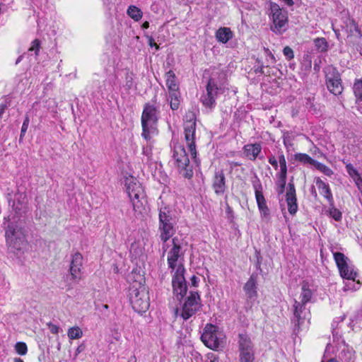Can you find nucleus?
<instances>
[{
    "label": "nucleus",
    "instance_id": "f257e3e1",
    "mask_svg": "<svg viewBox=\"0 0 362 362\" xmlns=\"http://www.w3.org/2000/svg\"><path fill=\"white\" fill-rule=\"evenodd\" d=\"M25 199L26 196L23 193L16 195L13 202V209L15 212H11L5 217L2 223L8 250L18 258L24 253L28 245L20 218L21 211L25 208Z\"/></svg>",
    "mask_w": 362,
    "mask_h": 362
},
{
    "label": "nucleus",
    "instance_id": "f03ea898",
    "mask_svg": "<svg viewBox=\"0 0 362 362\" xmlns=\"http://www.w3.org/2000/svg\"><path fill=\"white\" fill-rule=\"evenodd\" d=\"M174 242V247L170 251L168 257L169 267L173 270L176 269L172 277V287L173 296L170 300L169 306L175 318L179 316V310L181 307V264L177 263L180 257V246H177Z\"/></svg>",
    "mask_w": 362,
    "mask_h": 362
},
{
    "label": "nucleus",
    "instance_id": "7ed1b4c3",
    "mask_svg": "<svg viewBox=\"0 0 362 362\" xmlns=\"http://www.w3.org/2000/svg\"><path fill=\"white\" fill-rule=\"evenodd\" d=\"M124 185L135 212L142 214L146 211V199L143 187L132 176L125 177Z\"/></svg>",
    "mask_w": 362,
    "mask_h": 362
},
{
    "label": "nucleus",
    "instance_id": "20e7f679",
    "mask_svg": "<svg viewBox=\"0 0 362 362\" xmlns=\"http://www.w3.org/2000/svg\"><path fill=\"white\" fill-rule=\"evenodd\" d=\"M157 108L151 104H146L141 116L142 136L146 141L158 134L156 124L158 120Z\"/></svg>",
    "mask_w": 362,
    "mask_h": 362
},
{
    "label": "nucleus",
    "instance_id": "39448f33",
    "mask_svg": "<svg viewBox=\"0 0 362 362\" xmlns=\"http://www.w3.org/2000/svg\"><path fill=\"white\" fill-rule=\"evenodd\" d=\"M225 339V334L218 327L211 323H207L205 325L201 336L203 344L214 351H217L221 346H223Z\"/></svg>",
    "mask_w": 362,
    "mask_h": 362
},
{
    "label": "nucleus",
    "instance_id": "423d86ee",
    "mask_svg": "<svg viewBox=\"0 0 362 362\" xmlns=\"http://www.w3.org/2000/svg\"><path fill=\"white\" fill-rule=\"evenodd\" d=\"M129 301L137 313H145L149 308V297L145 286L141 284H133L129 288Z\"/></svg>",
    "mask_w": 362,
    "mask_h": 362
},
{
    "label": "nucleus",
    "instance_id": "0eeeda50",
    "mask_svg": "<svg viewBox=\"0 0 362 362\" xmlns=\"http://www.w3.org/2000/svg\"><path fill=\"white\" fill-rule=\"evenodd\" d=\"M269 18L272 21L271 30L276 34H282L287 30L288 13L274 2L269 4Z\"/></svg>",
    "mask_w": 362,
    "mask_h": 362
},
{
    "label": "nucleus",
    "instance_id": "6e6552de",
    "mask_svg": "<svg viewBox=\"0 0 362 362\" xmlns=\"http://www.w3.org/2000/svg\"><path fill=\"white\" fill-rule=\"evenodd\" d=\"M238 351L240 362H255L254 344L246 333L238 334Z\"/></svg>",
    "mask_w": 362,
    "mask_h": 362
},
{
    "label": "nucleus",
    "instance_id": "1a4fd4ad",
    "mask_svg": "<svg viewBox=\"0 0 362 362\" xmlns=\"http://www.w3.org/2000/svg\"><path fill=\"white\" fill-rule=\"evenodd\" d=\"M342 23L341 28L346 34L347 42L353 45L358 44L362 38V33L358 23L349 14L342 18Z\"/></svg>",
    "mask_w": 362,
    "mask_h": 362
},
{
    "label": "nucleus",
    "instance_id": "9d476101",
    "mask_svg": "<svg viewBox=\"0 0 362 362\" xmlns=\"http://www.w3.org/2000/svg\"><path fill=\"white\" fill-rule=\"evenodd\" d=\"M166 86L168 88L170 105L173 110H177L180 105L181 93L179 84L176 82L173 71H170L166 74Z\"/></svg>",
    "mask_w": 362,
    "mask_h": 362
},
{
    "label": "nucleus",
    "instance_id": "9b49d317",
    "mask_svg": "<svg viewBox=\"0 0 362 362\" xmlns=\"http://www.w3.org/2000/svg\"><path fill=\"white\" fill-rule=\"evenodd\" d=\"M160 238L164 242L171 238L174 233L173 221L170 211L166 207L161 208L159 213Z\"/></svg>",
    "mask_w": 362,
    "mask_h": 362
},
{
    "label": "nucleus",
    "instance_id": "f8f14e48",
    "mask_svg": "<svg viewBox=\"0 0 362 362\" xmlns=\"http://www.w3.org/2000/svg\"><path fill=\"white\" fill-rule=\"evenodd\" d=\"M195 132H196V117L192 114L187 124L185 127V139L187 143L188 151L192 158L197 157V149L195 144Z\"/></svg>",
    "mask_w": 362,
    "mask_h": 362
},
{
    "label": "nucleus",
    "instance_id": "ddd939ff",
    "mask_svg": "<svg viewBox=\"0 0 362 362\" xmlns=\"http://www.w3.org/2000/svg\"><path fill=\"white\" fill-rule=\"evenodd\" d=\"M201 308V298L197 291H192L182 305V319L187 320Z\"/></svg>",
    "mask_w": 362,
    "mask_h": 362
},
{
    "label": "nucleus",
    "instance_id": "4468645a",
    "mask_svg": "<svg viewBox=\"0 0 362 362\" xmlns=\"http://www.w3.org/2000/svg\"><path fill=\"white\" fill-rule=\"evenodd\" d=\"M218 88L216 83L210 78L206 86V93L201 96L202 105L208 108L212 109L216 105V98L218 95Z\"/></svg>",
    "mask_w": 362,
    "mask_h": 362
},
{
    "label": "nucleus",
    "instance_id": "2eb2a0df",
    "mask_svg": "<svg viewBox=\"0 0 362 362\" xmlns=\"http://www.w3.org/2000/svg\"><path fill=\"white\" fill-rule=\"evenodd\" d=\"M255 199L261 216L267 218L270 214V210L267 204L266 199L263 194V187L262 183L258 180L257 183L253 184Z\"/></svg>",
    "mask_w": 362,
    "mask_h": 362
},
{
    "label": "nucleus",
    "instance_id": "dca6fc26",
    "mask_svg": "<svg viewBox=\"0 0 362 362\" xmlns=\"http://www.w3.org/2000/svg\"><path fill=\"white\" fill-rule=\"evenodd\" d=\"M211 188L216 195H222L226 191V177L223 169H216L211 180Z\"/></svg>",
    "mask_w": 362,
    "mask_h": 362
},
{
    "label": "nucleus",
    "instance_id": "f3484780",
    "mask_svg": "<svg viewBox=\"0 0 362 362\" xmlns=\"http://www.w3.org/2000/svg\"><path fill=\"white\" fill-rule=\"evenodd\" d=\"M326 85L328 90L334 95H339L342 93L344 87L341 79L338 72L329 73L325 76Z\"/></svg>",
    "mask_w": 362,
    "mask_h": 362
},
{
    "label": "nucleus",
    "instance_id": "a211bd4d",
    "mask_svg": "<svg viewBox=\"0 0 362 362\" xmlns=\"http://www.w3.org/2000/svg\"><path fill=\"white\" fill-rule=\"evenodd\" d=\"M83 256L79 252H76L72 255L69 272L71 279L75 283H78L83 277L82 272Z\"/></svg>",
    "mask_w": 362,
    "mask_h": 362
},
{
    "label": "nucleus",
    "instance_id": "6ab92c4d",
    "mask_svg": "<svg viewBox=\"0 0 362 362\" xmlns=\"http://www.w3.org/2000/svg\"><path fill=\"white\" fill-rule=\"evenodd\" d=\"M286 201L289 214L294 216L298 211V206L296 187L293 182H290L288 185V189L286 194Z\"/></svg>",
    "mask_w": 362,
    "mask_h": 362
},
{
    "label": "nucleus",
    "instance_id": "aec40b11",
    "mask_svg": "<svg viewBox=\"0 0 362 362\" xmlns=\"http://www.w3.org/2000/svg\"><path fill=\"white\" fill-rule=\"evenodd\" d=\"M170 147L172 149V158L169 161V163L180 169V153H181V144L179 142L178 137H176L175 135L173 136L172 141L170 143Z\"/></svg>",
    "mask_w": 362,
    "mask_h": 362
},
{
    "label": "nucleus",
    "instance_id": "412c9836",
    "mask_svg": "<svg viewBox=\"0 0 362 362\" xmlns=\"http://www.w3.org/2000/svg\"><path fill=\"white\" fill-rule=\"evenodd\" d=\"M245 295L249 299L257 297V274H252L243 286Z\"/></svg>",
    "mask_w": 362,
    "mask_h": 362
},
{
    "label": "nucleus",
    "instance_id": "4be33fe9",
    "mask_svg": "<svg viewBox=\"0 0 362 362\" xmlns=\"http://www.w3.org/2000/svg\"><path fill=\"white\" fill-rule=\"evenodd\" d=\"M315 184L321 195H322L328 202L330 206H333L334 201L329 185L325 183L320 177L315 178Z\"/></svg>",
    "mask_w": 362,
    "mask_h": 362
},
{
    "label": "nucleus",
    "instance_id": "5701e85b",
    "mask_svg": "<svg viewBox=\"0 0 362 362\" xmlns=\"http://www.w3.org/2000/svg\"><path fill=\"white\" fill-rule=\"evenodd\" d=\"M243 153L250 160H255L262 151V146L259 143L248 144L243 148Z\"/></svg>",
    "mask_w": 362,
    "mask_h": 362
},
{
    "label": "nucleus",
    "instance_id": "b1692460",
    "mask_svg": "<svg viewBox=\"0 0 362 362\" xmlns=\"http://www.w3.org/2000/svg\"><path fill=\"white\" fill-rule=\"evenodd\" d=\"M305 304H303L296 300H294L293 315L296 320L295 326L298 328V329H300V327L303 324L305 319V315H303V313L305 310Z\"/></svg>",
    "mask_w": 362,
    "mask_h": 362
},
{
    "label": "nucleus",
    "instance_id": "393cba45",
    "mask_svg": "<svg viewBox=\"0 0 362 362\" xmlns=\"http://www.w3.org/2000/svg\"><path fill=\"white\" fill-rule=\"evenodd\" d=\"M218 42L226 44L233 37V33L230 28L223 27L218 28L215 33Z\"/></svg>",
    "mask_w": 362,
    "mask_h": 362
},
{
    "label": "nucleus",
    "instance_id": "a878e982",
    "mask_svg": "<svg viewBox=\"0 0 362 362\" xmlns=\"http://www.w3.org/2000/svg\"><path fill=\"white\" fill-rule=\"evenodd\" d=\"M313 296L312 290L310 288L309 283L307 281H303L301 283V292L300 295V303L307 304L310 302Z\"/></svg>",
    "mask_w": 362,
    "mask_h": 362
},
{
    "label": "nucleus",
    "instance_id": "bb28decb",
    "mask_svg": "<svg viewBox=\"0 0 362 362\" xmlns=\"http://www.w3.org/2000/svg\"><path fill=\"white\" fill-rule=\"evenodd\" d=\"M127 14L134 21H139L143 16L142 11L134 5H130L127 10Z\"/></svg>",
    "mask_w": 362,
    "mask_h": 362
},
{
    "label": "nucleus",
    "instance_id": "cd10ccee",
    "mask_svg": "<svg viewBox=\"0 0 362 362\" xmlns=\"http://www.w3.org/2000/svg\"><path fill=\"white\" fill-rule=\"evenodd\" d=\"M294 160L303 165H315L316 160L311 158L308 154L304 153H297L294 155Z\"/></svg>",
    "mask_w": 362,
    "mask_h": 362
},
{
    "label": "nucleus",
    "instance_id": "c85d7f7f",
    "mask_svg": "<svg viewBox=\"0 0 362 362\" xmlns=\"http://www.w3.org/2000/svg\"><path fill=\"white\" fill-rule=\"evenodd\" d=\"M339 271L343 279L354 281L357 276L356 272L350 267L348 264L346 265V267H344L343 269L340 268Z\"/></svg>",
    "mask_w": 362,
    "mask_h": 362
},
{
    "label": "nucleus",
    "instance_id": "c756f323",
    "mask_svg": "<svg viewBox=\"0 0 362 362\" xmlns=\"http://www.w3.org/2000/svg\"><path fill=\"white\" fill-rule=\"evenodd\" d=\"M67 336L69 339H78L83 337V331L78 326H74L68 329Z\"/></svg>",
    "mask_w": 362,
    "mask_h": 362
},
{
    "label": "nucleus",
    "instance_id": "7c9ffc66",
    "mask_svg": "<svg viewBox=\"0 0 362 362\" xmlns=\"http://www.w3.org/2000/svg\"><path fill=\"white\" fill-rule=\"evenodd\" d=\"M334 259L336 262V264L339 269L340 268L343 269V267H346V265L348 264V258L344 255V253L340 252H336L334 253Z\"/></svg>",
    "mask_w": 362,
    "mask_h": 362
},
{
    "label": "nucleus",
    "instance_id": "2f4dec72",
    "mask_svg": "<svg viewBox=\"0 0 362 362\" xmlns=\"http://www.w3.org/2000/svg\"><path fill=\"white\" fill-rule=\"evenodd\" d=\"M144 252V247L139 242H134L131 245L130 253L132 257L137 258L140 257Z\"/></svg>",
    "mask_w": 362,
    "mask_h": 362
},
{
    "label": "nucleus",
    "instance_id": "473e14b6",
    "mask_svg": "<svg viewBox=\"0 0 362 362\" xmlns=\"http://www.w3.org/2000/svg\"><path fill=\"white\" fill-rule=\"evenodd\" d=\"M314 167L328 177H331L334 174L333 170L329 167L319 161L316 160Z\"/></svg>",
    "mask_w": 362,
    "mask_h": 362
},
{
    "label": "nucleus",
    "instance_id": "72a5a7b5",
    "mask_svg": "<svg viewBox=\"0 0 362 362\" xmlns=\"http://www.w3.org/2000/svg\"><path fill=\"white\" fill-rule=\"evenodd\" d=\"M314 44L321 52H326L328 49V43L325 37H317L315 39Z\"/></svg>",
    "mask_w": 362,
    "mask_h": 362
},
{
    "label": "nucleus",
    "instance_id": "f704fd0d",
    "mask_svg": "<svg viewBox=\"0 0 362 362\" xmlns=\"http://www.w3.org/2000/svg\"><path fill=\"white\" fill-rule=\"evenodd\" d=\"M354 92L356 98L362 101V80H358L354 83Z\"/></svg>",
    "mask_w": 362,
    "mask_h": 362
},
{
    "label": "nucleus",
    "instance_id": "c9c22d12",
    "mask_svg": "<svg viewBox=\"0 0 362 362\" xmlns=\"http://www.w3.org/2000/svg\"><path fill=\"white\" fill-rule=\"evenodd\" d=\"M279 168H280V170L279 172H287L288 171V169H287V162H286V157L283 153V151H281L279 155Z\"/></svg>",
    "mask_w": 362,
    "mask_h": 362
},
{
    "label": "nucleus",
    "instance_id": "e433bc0d",
    "mask_svg": "<svg viewBox=\"0 0 362 362\" xmlns=\"http://www.w3.org/2000/svg\"><path fill=\"white\" fill-rule=\"evenodd\" d=\"M15 350L19 355H25L28 352V347L24 342H17L15 344Z\"/></svg>",
    "mask_w": 362,
    "mask_h": 362
},
{
    "label": "nucleus",
    "instance_id": "4c0bfd02",
    "mask_svg": "<svg viewBox=\"0 0 362 362\" xmlns=\"http://www.w3.org/2000/svg\"><path fill=\"white\" fill-rule=\"evenodd\" d=\"M302 65L305 70H309L312 66V57L310 53L305 54L303 55Z\"/></svg>",
    "mask_w": 362,
    "mask_h": 362
},
{
    "label": "nucleus",
    "instance_id": "58836bf2",
    "mask_svg": "<svg viewBox=\"0 0 362 362\" xmlns=\"http://www.w3.org/2000/svg\"><path fill=\"white\" fill-rule=\"evenodd\" d=\"M332 207L329 209V215L332 218H333L335 221H339L342 218L341 212L337 208L331 206Z\"/></svg>",
    "mask_w": 362,
    "mask_h": 362
},
{
    "label": "nucleus",
    "instance_id": "ea45409f",
    "mask_svg": "<svg viewBox=\"0 0 362 362\" xmlns=\"http://www.w3.org/2000/svg\"><path fill=\"white\" fill-rule=\"evenodd\" d=\"M346 170L349 175L354 179L355 177H358L360 174L358 171L354 167V165L351 163H347L346 165Z\"/></svg>",
    "mask_w": 362,
    "mask_h": 362
},
{
    "label": "nucleus",
    "instance_id": "a19ab883",
    "mask_svg": "<svg viewBox=\"0 0 362 362\" xmlns=\"http://www.w3.org/2000/svg\"><path fill=\"white\" fill-rule=\"evenodd\" d=\"M277 182L276 185H286L287 180V172H278L276 173Z\"/></svg>",
    "mask_w": 362,
    "mask_h": 362
},
{
    "label": "nucleus",
    "instance_id": "79ce46f5",
    "mask_svg": "<svg viewBox=\"0 0 362 362\" xmlns=\"http://www.w3.org/2000/svg\"><path fill=\"white\" fill-rule=\"evenodd\" d=\"M29 123H30L29 117L25 116L24 121L23 122V124H22L21 130V134H20V139H19L20 141L23 139V136H25V134L28 130Z\"/></svg>",
    "mask_w": 362,
    "mask_h": 362
},
{
    "label": "nucleus",
    "instance_id": "37998d69",
    "mask_svg": "<svg viewBox=\"0 0 362 362\" xmlns=\"http://www.w3.org/2000/svg\"><path fill=\"white\" fill-rule=\"evenodd\" d=\"M283 53L288 60H291L294 58L293 50L289 46H286L284 48Z\"/></svg>",
    "mask_w": 362,
    "mask_h": 362
},
{
    "label": "nucleus",
    "instance_id": "c03bdc74",
    "mask_svg": "<svg viewBox=\"0 0 362 362\" xmlns=\"http://www.w3.org/2000/svg\"><path fill=\"white\" fill-rule=\"evenodd\" d=\"M47 326L52 334H57L59 332L60 327L51 322L47 324Z\"/></svg>",
    "mask_w": 362,
    "mask_h": 362
},
{
    "label": "nucleus",
    "instance_id": "a18cd8bd",
    "mask_svg": "<svg viewBox=\"0 0 362 362\" xmlns=\"http://www.w3.org/2000/svg\"><path fill=\"white\" fill-rule=\"evenodd\" d=\"M268 162L272 165V167L275 170L278 169V167H279L278 160H276V158H275L274 156L272 155L271 156H269L268 158Z\"/></svg>",
    "mask_w": 362,
    "mask_h": 362
},
{
    "label": "nucleus",
    "instance_id": "49530a36",
    "mask_svg": "<svg viewBox=\"0 0 362 362\" xmlns=\"http://www.w3.org/2000/svg\"><path fill=\"white\" fill-rule=\"evenodd\" d=\"M40 48V42L38 40H35L33 41L32 45L29 50L30 51H35V54H37V52L39 51Z\"/></svg>",
    "mask_w": 362,
    "mask_h": 362
},
{
    "label": "nucleus",
    "instance_id": "de8ad7c7",
    "mask_svg": "<svg viewBox=\"0 0 362 362\" xmlns=\"http://www.w3.org/2000/svg\"><path fill=\"white\" fill-rule=\"evenodd\" d=\"M147 142H148V144L143 148V153L148 156L151 153V139L147 141Z\"/></svg>",
    "mask_w": 362,
    "mask_h": 362
},
{
    "label": "nucleus",
    "instance_id": "09e8293b",
    "mask_svg": "<svg viewBox=\"0 0 362 362\" xmlns=\"http://www.w3.org/2000/svg\"><path fill=\"white\" fill-rule=\"evenodd\" d=\"M354 180V182L356 185L357 186L358 189L360 190L362 189V177L361 175H359L358 177L353 179Z\"/></svg>",
    "mask_w": 362,
    "mask_h": 362
},
{
    "label": "nucleus",
    "instance_id": "8fccbe9b",
    "mask_svg": "<svg viewBox=\"0 0 362 362\" xmlns=\"http://www.w3.org/2000/svg\"><path fill=\"white\" fill-rule=\"evenodd\" d=\"M190 282H191V285L193 287L197 288V287H198L199 279L197 276H196L195 275H193L190 278Z\"/></svg>",
    "mask_w": 362,
    "mask_h": 362
},
{
    "label": "nucleus",
    "instance_id": "3c124183",
    "mask_svg": "<svg viewBox=\"0 0 362 362\" xmlns=\"http://www.w3.org/2000/svg\"><path fill=\"white\" fill-rule=\"evenodd\" d=\"M207 356L210 359V362H220L218 357L214 354H209Z\"/></svg>",
    "mask_w": 362,
    "mask_h": 362
},
{
    "label": "nucleus",
    "instance_id": "603ef678",
    "mask_svg": "<svg viewBox=\"0 0 362 362\" xmlns=\"http://www.w3.org/2000/svg\"><path fill=\"white\" fill-rule=\"evenodd\" d=\"M85 349V346L83 344L79 345L76 349L75 353V357H76L80 353H81Z\"/></svg>",
    "mask_w": 362,
    "mask_h": 362
},
{
    "label": "nucleus",
    "instance_id": "864d4df0",
    "mask_svg": "<svg viewBox=\"0 0 362 362\" xmlns=\"http://www.w3.org/2000/svg\"><path fill=\"white\" fill-rule=\"evenodd\" d=\"M276 191L279 194H282L285 191L286 185H276Z\"/></svg>",
    "mask_w": 362,
    "mask_h": 362
},
{
    "label": "nucleus",
    "instance_id": "5fc2aeb1",
    "mask_svg": "<svg viewBox=\"0 0 362 362\" xmlns=\"http://www.w3.org/2000/svg\"><path fill=\"white\" fill-rule=\"evenodd\" d=\"M286 5L288 6H293L294 5V1L293 0H282Z\"/></svg>",
    "mask_w": 362,
    "mask_h": 362
},
{
    "label": "nucleus",
    "instance_id": "6e6d98bb",
    "mask_svg": "<svg viewBox=\"0 0 362 362\" xmlns=\"http://www.w3.org/2000/svg\"><path fill=\"white\" fill-rule=\"evenodd\" d=\"M149 45L151 47H156V49H159V47L157 45V44L156 42H153V40L152 38H150V40H149Z\"/></svg>",
    "mask_w": 362,
    "mask_h": 362
},
{
    "label": "nucleus",
    "instance_id": "4d7b16f0",
    "mask_svg": "<svg viewBox=\"0 0 362 362\" xmlns=\"http://www.w3.org/2000/svg\"><path fill=\"white\" fill-rule=\"evenodd\" d=\"M192 175H193V172L192 170H190L189 171L187 170V172L185 175V177L189 179L192 177Z\"/></svg>",
    "mask_w": 362,
    "mask_h": 362
},
{
    "label": "nucleus",
    "instance_id": "13d9d810",
    "mask_svg": "<svg viewBox=\"0 0 362 362\" xmlns=\"http://www.w3.org/2000/svg\"><path fill=\"white\" fill-rule=\"evenodd\" d=\"M333 30L336 35L337 40H340L341 35H340L339 30L338 29H334V28H333Z\"/></svg>",
    "mask_w": 362,
    "mask_h": 362
},
{
    "label": "nucleus",
    "instance_id": "bf43d9fd",
    "mask_svg": "<svg viewBox=\"0 0 362 362\" xmlns=\"http://www.w3.org/2000/svg\"><path fill=\"white\" fill-rule=\"evenodd\" d=\"M149 27V23L148 21H146L143 23L142 28L144 29H147Z\"/></svg>",
    "mask_w": 362,
    "mask_h": 362
},
{
    "label": "nucleus",
    "instance_id": "052dcab7",
    "mask_svg": "<svg viewBox=\"0 0 362 362\" xmlns=\"http://www.w3.org/2000/svg\"><path fill=\"white\" fill-rule=\"evenodd\" d=\"M4 112V107H0V119L2 117V115H3Z\"/></svg>",
    "mask_w": 362,
    "mask_h": 362
},
{
    "label": "nucleus",
    "instance_id": "680f3d73",
    "mask_svg": "<svg viewBox=\"0 0 362 362\" xmlns=\"http://www.w3.org/2000/svg\"><path fill=\"white\" fill-rule=\"evenodd\" d=\"M13 362H24V361L20 358H14Z\"/></svg>",
    "mask_w": 362,
    "mask_h": 362
},
{
    "label": "nucleus",
    "instance_id": "e2e57ef3",
    "mask_svg": "<svg viewBox=\"0 0 362 362\" xmlns=\"http://www.w3.org/2000/svg\"><path fill=\"white\" fill-rule=\"evenodd\" d=\"M114 338L117 340V341H119L120 339V335L119 333H116L115 336L114 337Z\"/></svg>",
    "mask_w": 362,
    "mask_h": 362
},
{
    "label": "nucleus",
    "instance_id": "0e129e2a",
    "mask_svg": "<svg viewBox=\"0 0 362 362\" xmlns=\"http://www.w3.org/2000/svg\"><path fill=\"white\" fill-rule=\"evenodd\" d=\"M187 161V163L189 162V159L187 158H186L185 159V164H186V165H187V163H186Z\"/></svg>",
    "mask_w": 362,
    "mask_h": 362
},
{
    "label": "nucleus",
    "instance_id": "69168bd1",
    "mask_svg": "<svg viewBox=\"0 0 362 362\" xmlns=\"http://www.w3.org/2000/svg\"><path fill=\"white\" fill-rule=\"evenodd\" d=\"M182 288H183V286H182ZM184 290H185V291H187V286H186V284H185V285H184Z\"/></svg>",
    "mask_w": 362,
    "mask_h": 362
},
{
    "label": "nucleus",
    "instance_id": "338daca9",
    "mask_svg": "<svg viewBox=\"0 0 362 362\" xmlns=\"http://www.w3.org/2000/svg\"><path fill=\"white\" fill-rule=\"evenodd\" d=\"M103 307H104V308H105V309H107V308H108V305H103Z\"/></svg>",
    "mask_w": 362,
    "mask_h": 362
},
{
    "label": "nucleus",
    "instance_id": "774afa93",
    "mask_svg": "<svg viewBox=\"0 0 362 362\" xmlns=\"http://www.w3.org/2000/svg\"><path fill=\"white\" fill-rule=\"evenodd\" d=\"M182 152L185 153L184 148H182Z\"/></svg>",
    "mask_w": 362,
    "mask_h": 362
}]
</instances>
